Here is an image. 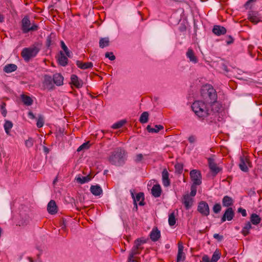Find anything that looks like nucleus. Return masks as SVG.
Returning a JSON list of instances; mask_svg holds the SVG:
<instances>
[{"label":"nucleus","instance_id":"1","mask_svg":"<svg viewBox=\"0 0 262 262\" xmlns=\"http://www.w3.org/2000/svg\"><path fill=\"white\" fill-rule=\"evenodd\" d=\"M125 154V151L123 148H116L111 153L108 157V161L112 165L116 166H122L126 161Z\"/></svg>","mask_w":262,"mask_h":262},{"label":"nucleus","instance_id":"2","mask_svg":"<svg viewBox=\"0 0 262 262\" xmlns=\"http://www.w3.org/2000/svg\"><path fill=\"white\" fill-rule=\"evenodd\" d=\"M41 43L36 42L28 48H24L21 52V56L25 61H29L30 60L35 57L41 49Z\"/></svg>","mask_w":262,"mask_h":262},{"label":"nucleus","instance_id":"3","mask_svg":"<svg viewBox=\"0 0 262 262\" xmlns=\"http://www.w3.org/2000/svg\"><path fill=\"white\" fill-rule=\"evenodd\" d=\"M202 98L208 103H212L216 101L217 94L211 85H205L201 90Z\"/></svg>","mask_w":262,"mask_h":262},{"label":"nucleus","instance_id":"4","mask_svg":"<svg viewBox=\"0 0 262 262\" xmlns=\"http://www.w3.org/2000/svg\"><path fill=\"white\" fill-rule=\"evenodd\" d=\"M191 108L195 114L200 118L205 119L209 109L207 105L202 101H195L192 105Z\"/></svg>","mask_w":262,"mask_h":262},{"label":"nucleus","instance_id":"5","mask_svg":"<svg viewBox=\"0 0 262 262\" xmlns=\"http://www.w3.org/2000/svg\"><path fill=\"white\" fill-rule=\"evenodd\" d=\"M39 27L36 24H31L29 17L25 16L21 21V29L23 33H27L31 31H35Z\"/></svg>","mask_w":262,"mask_h":262},{"label":"nucleus","instance_id":"6","mask_svg":"<svg viewBox=\"0 0 262 262\" xmlns=\"http://www.w3.org/2000/svg\"><path fill=\"white\" fill-rule=\"evenodd\" d=\"M221 108H212L211 110H208L205 119L209 123H216L217 121H221L222 118L220 114Z\"/></svg>","mask_w":262,"mask_h":262},{"label":"nucleus","instance_id":"7","mask_svg":"<svg viewBox=\"0 0 262 262\" xmlns=\"http://www.w3.org/2000/svg\"><path fill=\"white\" fill-rule=\"evenodd\" d=\"M262 11L250 10L248 12V19L252 23L257 24L262 21Z\"/></svg>","mask_w":262,"mask_h":262},{"label":"nucleus","instance_id":"8","mask_svg":"<svg viewBox=\"0 0 262 262\" xmlns=\"http://www.w3.org/2000/svg\"><path fill=\"white\" fill-rule=\"evenodd\" d=\"M208 164L210 171L213 176H215L219 172L222 170V168L217 166L215 163L214 159L213 158H208L207 159Z\"/></svg>","mask_w":262,"mask_h":262},{"label":"nucleus","instance_id":"9","mask_svg":"<svg viewBox=\"0 0 262 262\" xmlns=\"http://www.w3.org/2000/svg\"><path fill=\"white\" fill-rule=\"evenodd\" d=\"M190 176L192 184L200 185L202 183V175L199 170H192L190 172Z\"/></svg>","mask_w":262,"mask_h":262},{"label":"nucleus","instance_id":"10","mask_svg":"<svg viewBox=\"0 0 262 262\" xmlns=\"http://www.w3.org/2000/svg\"><path fill=\"white\" fill-rule=\"evenodd\" d=\"M42 84L44 89H47L49 91H51L55 89L52 77L49 75H44Z\"/></svg>","mask_w":262,"mask_h":262},{"label":"nucleus","instance_id":"11","mask_svg":"<svg viewBox=\"0 0 262 262\" xmlns=\"http://www.w3.org/2000/svg\"><path fill=\"white\" fill-rule=\"evenodd\" d=\"M197 210L203 216H207L210 213L208 204L205 201L199 203Z\"/></svg>","mask_w":262,"mask_h":262},{"label":"nucleus","instance_id":"12","mask_svg":"<svg viewBox=\"0 0 262 262\" xmlns=\"http://www.w3.org/2000/svg\"><path fill=\"white\" fill-rule=\"evenodd\" d=\"M234 211L231 207L227 208L221 218V223H223L226 220L231 221L234 217Z\"/></svg>","mask_w":262,"mask_h":262},{"label":"nucleus","instance_id":"13","mask_svg":"<svg viewBox=\"0 0 262 262\" xmlns=\"http://www.w3.org/2000/svg\"><path fill=\"white\" fill-rule=\"evenodd\" d=\"M141 251H142L141 250L137 249L134 246H133L129 253L127 259V262H138V260L135 259V255L140 254Z\"/></svg>","mask_w":262,"mask_h":262},{"label":"nucleus","instance_id":"14","mask_svg":"<svg viewBox=\"0 0 262 262\" xmlns=\"http://www.w3.org/2000/svg\"><path fill=\"white\" fill-rule=\"evenodd\" d=\"M182 203L186 210L189 209L193 205V199L188 194L183 195Z\"/></svg>","mask_w":262,"mask_h":262},{"label":"nucleus","instance_id":"15","mask_svg":"<svg viewBox=\"0 0 262 262\" xmlns=\"http://www.w3.org/2000/svg\"><path fill=\"white\" fill-rule=\"evenodd\" d=\"M144 193L140 192L137 194L134 200V205L136 206V210L138 209L137 202H139V205L140 206H144Z\"/></svg>","mask_w":262,"mask_h":262},{"label":"nucleus","instance_id":"16","mask_svg":"<svg viewBox=\"0 0 262 262\" xmlns=\"http://www.w3.org/2000/svg\"><path fill=\"white\" fill-rule=\"evenodd\" d=\"M184 247L182 243H178V252L177 257V262H183L185 259V253L183 252Z\"/></svg>","mask_w":262,"mask_h":262},{"label":"nucleus","instance_id":"17","mask_svg":"<svg viewBox=\"0 0 262 262\" xmlns=\"http://www.w3.org/2000/svg\"><path fill=\"white\" fill-rule=\"evenodd\" d=\"M67 57L62 51H60V53L56 56L59 64L63 67L66 66L68 61Z\"/></svg>","mask_w":262,"mask_h":262},{"label":"nucleus","instance_id":"18","mask_svg":"<svg viewBox=\"0 0 262 262\" xmlns=\"http://www.w3.org/2000/svg\"><path fill=\"white\" fill-rule=\"evenodd\" d=\"M226 29L225 27L220 25L214 26L212 29V32L217 36L224 35L226 33Z\"/></svg>","mask_w":262,"mask_h":262},{"label":"nucleus","instance_id":"19","mask_svg":"<svg viewBox=\"0 0 262 262\" xmlns=\"http://www.w3.org/2000/svg\"><path fill=\"white\" fill-rule=\"evenodd\" d=\"M48 212L51 214H55L57 212V206L54 200H51L47 206Z\"/></svg>","mask_w":262,"mask_h":262},{"label":"nucleus","instance_id":"20","mask_svg":"<svg viewBox=\"0 0 262 262\" xmlns=\"http://www.w3.org/2000/svg\"><path fill=\"white\" fill-rule=\"evenodd\" d=\"M71 83L73 84L76 88H80L82 86V80L79 79L78 76L76 75L73 74L71 77Z\"/></svg>","mask_w":262,"mask_h":262},{"label":"nucleus","instance_id":"21","mask_svg":"<svg viewBox=\"0 0 262 262\" xmlns=\"http://www.w3.org/2000/svg\"><path fill=\"white\" fill-rule=\"evenodd\" d=\"M54 84L60 86L63 84V77L60 73H55L52 77Z\"/></svg>","mask_w":262,"mask_h":262},{"label":"nucleus","instance_id":"22","mask_svg":"<svg viewBox=\"0 0 262 262\" xmlns=\"http://www.w3.org/2000/svg\"><path fill=\"white\" fill-rule=\"evenodd\" d=\"M161 236L160 231L157 227L153 228L150 233V238L153 242L157 241Z\"/></svg>","mask_w":262,"mask_h":262},{"label":"nucleus","instance_id":"23","mask_svg":"<svg viewBox=\"0 0 262 262\" xmlns=\"http://www.w3.org/2000/svg\"><path fill=\"white\" fill-rule=\"evenodd\" d=\"M162 182L163 184L165 187H167L170 185V182L169 179V173L166 170L164 169L162 173Z\"/></svg>","mask_w":262,"mask_h":262},{"label":"nucleus","instance_id":"24","mask_svg":"<svg viewBox=\"0 0 262 262\" xmlns=\"http://www.w3.org/2000/svg\"><path fill=\"white\" fill-rule=\"evenodd\" d=\"M91 192L95 196H99L102 194L103 190L101 187L98 185H92L90 187Z\"/></svg>","mask_w":262,"mask_h":262},{"label":"nucleus","instance_id":"25","mask_svg":"<svg viewBox=\"0 0 262 262\" xmlns=\"http://www.w3.org/2000/svg\"><path fill=\"white\" fill-rule=\"evenodd\" d=\"M77 66L82 70L91 69L93 67V63L92 62H82L80 60L76 61Z\"/></svg>","mask_w":262,"mask_h":262},{"label":"nucleus","instance_id":"26","mask_svg":"<svg viewBox=\"0 0 262 262\" xmlns=\"http://www.w3.org/2000/svg\"><path fill=\"white\" fill-rule=\"evenodd\" d=\"M55 40L56 35L53 33H51L50 35L47 37L46 46L49 48L51 46H53L55 44Z\"/></svg>","mask_w":262,"mask_h":262},{"label":"nucleus","instance_id":"27","mask_svg":"<svg viewBox=\"0 0 262 262\" xmlns=\"http://www.w3.org/2000/svg\"><path fill=\"white\" fill-rule=\"evenodd\" d=\"M152 195L155 198L159 197L162 192V189L159 184L154 185L151 190Z\"/></svg>","mask_w":262,"mask_h":262},{"label":"nucleus","instance_id":"28","mask_svg":"<svg viewBox=\"0 0 262 262\" xmlns=\"http://www.w3.org/2000/svg\"><path fill=\"white\" fill-rule=\"evenodd\" d=\"M222 204L224 207H230L233 205V200L231 197L226 195L223 198Z\"/></svg>","mask_w":262,"mask_h":262},{"label":"nucleus","instance_id":"29","mask_svg":"<svg viewBox=\"0 0 262 262\" xmlns=\"http://www.w3.org/2000/svg\"><path fill=\"white\" fill-rule=\"evenodd\" d=\"M186 56L187 58L189 59V60L193 63H196L198 62V60L196 56H195L193 50L191 48H189L186 53Z\"/></svg>","mask_w":262,"mask_h":262},{"label":"nucleus","instance_id":"30","mask_svg":"<svg viewBox=\"0 0 262 262\" xmlns=\"http://www.w3.org/2000/svg\"><path fill=\"white\" fill-rule=\"evenodd\" d=\"M147 242V240L143 238H139L136 239L134 242V246L137 249L142 251L143 247L142 245Z\"/></svg>","mask_w":262,"mask_h":262},{"label":"nucleus","instance_id":"31","mask_svg":"<svg viewBox=\"0 0 262 262\" xmlns=\"http://www.w3.org/2000/svg\"><path fill=\"white\" fill-rule=\"evenodd\" d=\"M20 97L21 101L24 104L27 106H30L32 104L33 101L30 96L25 94H22L21 95Z\"/></svg>","mask_w":262,"mask_h":262},{"label":"nucleus","instance_id":"32","mask_svg":"<svg viewBox=\"0 0 262 262\" xmlns=\"http://www.w3.org/2000/svg\"><path fill=\"white\" fill-rule=\"evenodd\" d=\"M155 127V128H152L151 127L150 125H148L146 127V129L149 133H157L159 132V130L163 129L164 128L163 126L161 125H156Z\"/></svg>","mask_w":262,"mask_h":262},{"label":"nucleus","instance_id":"33","mask_svg":"<svg viewBox=\"0 0 262 262\" xmlns=\"http://www.w3.org/2000/svg\"><path fill=\"white\" fill-rule=\"evenodd\" d=\"M17 67L15 64H8L4 68V71L7 73H11L17 70Z\"/></svg>","mask_w":262,"mask_h":262},{"label":"nucleus","instance_id":"34","mask_svg":"<svg viewBox=\"0 0 262 262\" xmlns=\"http://www.w3.org/2000/svg\"><path fill=\"white\" fill-rule=\"evenodd\" d=\"M99 47L100 48H104L109 46L110 45V39L108 37L101 38L99 42Z\"/></svg>","mask_w":262,"mask_h":262},{"label":"nucleus","instance_id":"35","mask_svg":"<svg viewBox=\"0 0 262 262\" xmlns=\"http://www.w3.org/2000/svg\"><path fill=\"white\" fill-rule=\"evenodd\" d=\"M251 222L255 225L258 224L260 221V217L256 213H252L250 216Z\"/></svg>","mask_w":262,"mask_h":262},{"label":"nucleus","instance_id":"36","mask_svg":"<svg viewBox=\"0 0 262 262\" xmlns=\"http://www.w3.org/2000/svg\"><path fill=\"white\" fill-rule=\"evenodd\" d=\"M252 228L250 222H248L243 227L242 233L244 236H247L249 234V230Z\"/></svg>","mask_w":262,"mask_h":262},{"label":"nucleus","instance_id":"37","mask_svg":"<svg viewBox=\"0 0 262 262\" xmlns=\"http://www.w3.org/2000/svg\"><path fill=\"white\" fill-rule=\"evenodd\" d=\"M149 114L147 112H144L142 113L139 118V121L141 123H147L148 121Z\"/></svg>","mask_w":262,"mask_h":262},{"label":"nucleus","instance_id":"38","mask_svg":"<svg viewBox=\"0 0 262 262\" xmlns=\"http://www.w3.org/2000/svg\"><path fill=\"white\" fill-rule=\"evenodd\" d=\"M92 179V177L90 175H88L85 177H82V178L78 177L76 179L77 182L80 184H84L85 183L89 182Z\"/></svg>","mask_w":262,"mask_h":262},{"label":"nucleus","instance_id":"39","mask_svg":"<svg viewBox=\"0 0 262 262\" xmlns=\"http://www.w3.org/2000/svg\"><path fill=\"white\" fill-rule=\"evenodd\" d=\"M240 169L244 172H247L248 170V168L245 163V159L243 157H241L240 163L239 164Z\"/></svg>","mask_w":262,"mask_h":262},{"label":"nucleus","instance_id":"40","mask_svg":"<svg viewBox=\"0 0 262 262\" xmlns=\"http://www.w3.org/2000/svg\"><path fill=\"white\" fill-rule=\"evenodd\" d=\"M4 126L6 133L7 134H9L10 130L12 128L13 126V124L11 121L7 120L6 121Z\"/></svg>","mask_w":262,"mask_h":262},{"label":"nucleus","instance_id":"41","mask_svg":"<svg viewBox=\"0 0 262 262\" xmlns=\"http://www.w3.org/2000/svg\"><path fill=\"white\" fill-rule=\"evenodd\" d=\"M60 44L61 47L65 52V54H66L67 56H68V57H71V52L69 51L67 46L66 45L63 41H61Z\"/></svg>","mask_w":262,"mask_h":262},{"label":"nucleus","instance_id":"42","mask_svg":"<svg viewBox=\"0 0 262 262\" xmlns=\"http://www.w3.org/2000/svg\"><path fill=\"white\" fill-rule=\"evenodd\" d=\"M220 257L221 253L219 252V251L216 250L212 256L211 260L212 262H217Z\"/></svg>","mask_w":262,"mask_h":262},{"label":"nucleus","instance_id":"43","mask_svg":"<svg viewBox=\"0 0 262 262\" xmlns=\"http://www.w3.org/2000/svg\"><path fill=\"white\" fill-rule=\"evenodd\" d=\"M126 121L125 120H120V121L114 123L112 125V128H113V129L120 128L126 123Z\"/></svg>","mask_w":262,"mask_h":262},{"label":"nucleus","instance_id":"44","mask_svg":"<svg viewBox=\"0 0 262 262\" xmlns=\"http://www.w3.org/2000/svg\"><path fill=\"white\" fill-rule=\"evenodd\" d=\"M176 218L175 215L173 212L170 213L168 217V223L170 226H172L176 224Z\"/></svg>","mask_w":262,"mask_h":262},{"label":"nucleus","instance_id":"45","mask_svg":"<svg viewBox=\"0 0 262 262\" xmlns=\"http://www.w3.org/2000/svg\"><path fill=\"white\" fill-rule=\"evenodd\" d=\"M44 124V119L43 117L40 115L37 119L36 125L37 127L40 128L43 126Z\"/></svg>","mask_w":262,"mask_h":262},{"label":"nucleus","instance_id":"46","mask_svg":"<svg viewBox=\"0 0 262 262\" xmlns=\"http://www.w3.org/2000/svg\"><path fill=\"white\" fill-rule=\"evenodd\" d=\"M90 147V142H86L83 143L81 145H80L77 149L78 152L80 151L81 150L84 149H88Z\"/></svg>","mask_w":262,"mask_h":262},{"label":"nucleus","instance_id":"47","mask_svg":"<svg viewBox=\"0 0 262 262\" xmlns=\"http://www.w3.org/2000/svg\"><path fill=\"white\" fill-rule=\"evenodd\" d=\"M175 170L176 172H178V173L180 174L183 171V165L181 163H177L175 166Z\"/></svg>","mask_w":262,"mask_h":262},{"label":"nucleus","instance_id":"48","mask_svg":"<svg viewBox=\"0 0 262 262\" xmlns=\"http://www.w3.org/2000/svg\"><path fill=\"white\" fill-rule=\"evenodd\" d=\"M6 103L4 102H2V103L1 105V113H2V115L4 117H6L7 115V111L6 109Z\"/></svg>","mask_w":262,"mask_h":262},{"label":"nucleus","instance_id":"49","mask_svg":"<svg viewBox=\"0 0 262 262\" xmlns=\"http://www.w3.org/2000/svg\"><path fill=\"white\" fill-rule=\"evenodd\" d=\"M221 209L222 207L221 204L219 203H216L213 207V211L215 213H218L221 211Z\"/></svg>","mask_w":262,"mask_h":262},{"label":"nucleus","instance_id":"50","mask_svg":"<svg viewBox=\"0 0 262 262\" xmlns=\"http://www.w3.org/2000/svg\"><path fill=\"white\" fill-rule=\"evenodd\" d=\"M197 185L192 184L191 186V192L190 194V196H194L196 195V186Z\"/></svg>","mask_w":262,"mask_h":262},{"label":"nucleus","instance_id":"51","mask_svg":"<svg viewBox=\"0 0 262 262\" xmlns=\"http://www.w3.org/2000/svg\"><path fill=\"white\" fill-rule=\"evenodd\" d=\"M179 2V3L182 2V1H181L180 0H165V4L166 5H167L168 6L172 7V6H173V2Z\"/></svg>","mask_w":262,"mask_h":262},{"label":"nucleus","instance_id":"52","mask_svg":"<svg viewBox=\"0 0 262 262\" xmlns=\"http://www.w3.org/2000/svg\"><path fill=\"white\" fill-rule=\"evenodd\" d=\"M34 140L32 138H29L25 141V145L28 147H31L33 146Z\"/></svg>","mask_w":262,"mask_h":262},{"label":"nucleus","instance_id":"53","mask_svg":"<svg viewBox=\"0 0 262 262\" xmlns=\"http://www.w3.org/2000/svg\"><path fill=\"white\" fill-rule=\"evenodd\" d=\"M105 56L106 58H108L111 60H114L116 58L113 52H106Z\"/></svg>","mask_w":262,"mask_h":262},{"label":"nucleus","instance_id":"54","mask_svg":"<svg viewBox=\"0 0 262 262\" xmlns=\"http://www.w3.org/2000/svg\"><path fill=\"white\" fill-rule=\"evenodd\" d=\"M142 159H143V155H142V154H137L136 156V157H135V161L136 163H138V162L141 161L142 160Z\"/></svg>","mask_w":262,"mask_h":262},{"label":"nucleus","instance_id":"55","mask_svg":"<svg viewBox=\"0 0 262 262\" xmlns=\"http://www.w3.org/2000/svg\"><path fill=\"white\" fill-rule=\"evenodd\" d=\"M238 212L241 213L243 216L245 217L247 216L246 210L245 209H243L242 208H239L238 209Z\"/></svg>","mask_w":262,"mask_h":262},{"label":"nucleus","instance_id":"56","mask_svg":"<svg viewBox=\"0 0 262 262\" xmlns=\"http://www.w3.org/2000/svg\"><path fill=\"white\" fill-rule=\"evenodd\" d=\"M213 237L216 239L218 241H221L223 239V236L217 233H215L213 235Z\"/></svg>","mask_w":262,"mask_h":262},{"label":"nucleus","instance_id":"57","mask_svg":"<svg viewBox=\"0 0 262 262\" xmlns=\"http://www.w3.org/2000/svg\"><path fill=\"white\" fill-rule=\"evenodd\" d=\"M203 262H212L211 259L210 260L209 256L207 255H205L202 257Z\"/></svg>","mask_w":262,"mask_h":262},{"label":"nucleus","instance_id":"58","mask_svg":"<svg viewBox=\"0 0 262 262\" xmlns=\"http://www.w3.org/2000/svg\"><path fill=\"white\" fill-rule=\"evenodd\" d=\"M188 141L189 142V143H193L196 141V139L195 136H194L193 135H191L188 138Z\"/></svg>","mask_w":262,"mask_h":262},{"label":"nucleus","instance_id":"59","mask_svg":"<svg viewBox=\"0 0 262 262\" xmlns=\"http://www.w3.org/2000/svg\"><path fill=\"white\" fill-rule=\"evenodd\" d=\"M233 38L231 35L228 36V39L226 40L227 45H230L233 42Z\"/></svg>","mask_w":262,"mask_h":262},{"label":"nucleus","instance_id":"60","mask_svg":"<svg viewBox=\"0 0 262 262\" xmlns=\"http://www.w3.org/2000/svg\"><path fill=\"white\" fill-rule=\"evenodd\" d=\"M252 2H255L254 1L248 0L244 5V7L247 9L250 4Z\"/></svg>","mask_w":262,"mask_h":262},{"label":"nucleus","instance_id":"61","mask_svg":"<svg viewBox=\"0 0 262 262\" xmlns=\"http://www.w3.org/2000/svg\"><path fill=\"white\" fill-rule=\"evenodd\" d=\"M28 116L30 118L32 119L35 118V115L33 114V113L32 112H29L28 113Z\"/></svg>","mask_w":262,"mask_h":262},{"label":"nucleus","instance_id":"62","mask_svg":"<svg viewBox=\"0 0 262 262\" xmlns=\"http://www.w3.org/2000/svg\"><path fill=\"white\" fill-rule=\"evenodd\" d=\"M4 18H5V17H4V15L0 13V23L4 22Z\"/></svg>","mask_w":262,"mask_h":262},{"label":"nucleus","instance_id":"63","mask_svg":"<svg viewBox=\"0 0 262 262\" xmlns=\"http://www.w3.org/2000/svg\"><path fill=\"white\" fill-rule=\"evenodd\" d=\"M43 149L44 152L46 154H47L49 152V149L47 147L44 146Z\"/></svg>","mask_w":262,"mask_h":262},{"label":"nucleus","instance_id":"64","mask_svg":"<svg viewBox=\"0 0 262 262\" xmlns=\"http://www.w3.org/2000/svg\"><path fill=\"white\" fill-rule=\"evenodd\" d=\"M223 69L226 72H228V69H227V67L225 65V64H223Z\"/></svg>","mask_w":262,"mask_h":262}]
</instances>
